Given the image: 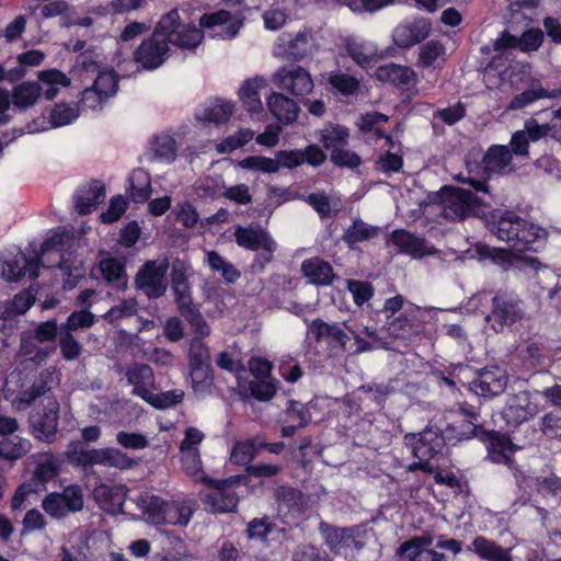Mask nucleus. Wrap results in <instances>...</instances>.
Listing matches in <instances>:
<instances>
[{"instance_id":"4d7b16f0","label":"nucleus","mask_w":561,"mask_h":561,"mask_svg":"<svg viewBox=\"0 0 561 561\" xmlns=\"http://www.w3.org/2000/svg\"><path fill=\"white\" fill-rule=\"evenodd\" d=\"M78 116L79 111L76 105L60 103L51 110L49 122L53 127H61L72 123Z\"/></svg>"},{"instance_id":"69168bd1","label":"nucleus","mask_w":561,"mask_h":561,"mask_svg":"<svg viewBox=\"0 0 561 561\" xmlns=\"http://www.w3.org/2000/svg\"><path fill=\"white\" fill-rule=\"evenodd\" d=\"M285 414L286 422L296 423V425L299 427L307 426L311 421L310 412L306 405L295 400L288 401Z\"/></svg>"},{"instance_id":"0e129e2a","label":"nucleus","mask_w":561,"mask_h":561,"mask_svg":"<svg viewBox=\"0 0 561 561\" xmlns=\"http://www.w3.org/2000/svg\"><path fill=\"white\" fill-rule=\"evenodd\" d=\"M385 329L394 339H408L413 331L411 320L404 314L387 319Z\"/></svg>"},{"instance_id":"5701e85b","label":"nucleus","mask_w":561,"mask_h":561,"mask_svg":"<svg viewBox=\"0 0 561 561\" xmlns=\"http://www.w3.org/2000/svg\"><path fill=\"white\" fill-rule=\"evenodd\" d=\"M431 24L425 19H415L398 25L392 38L397 46L401 48L411 47L428 36Z\"/></svg>"},{"instance_id":"bf43d9fd","label":"nucleus","mask_w":561,"mask_h":561,"mask_svg":"<svg viewBox=\"0 0 561 561\" xmlns=\"http://www.w3.org/2000/svg\"><path fill=\"white\" fill-rule=\"evenodd\" d=\"M188 324L192 327L194 333L201 340L210 334V328L205 321L203 314L199 312L198 308L195 305H192L187 309H184L180 312Z\"/></svg>"},{"instance_id":"473e14b6","label":"nucleus","mask_w":561,"mask_h":561,"mask_svg":"<svg viewBox=\"0 0 561 561\" xmlns=\"http://www.w3.org/2000/svg\"><path fill=\"white\" fill-rule=\"evenodd\" d=\"M54 345H43L36 340L34 334L24 331L21 334L19 356L26 357L28 360L39 365L55 352Z\"/></svg>"},{"instance_id":"680f3d73","label":"nucleus","mask_w":561,"mask_h":561,"mask_svg":"<svg viewBox=\"0 0 561 561\" xmlns=\"http://www.w3.org/2000/svg\"><path fill=\"white\" fill-rule=\"evenodd\" d=\"M348 138V129L346 127L336 125L325 127L321 131L320 141L323 144L325 148L339 149V146H342L346 142Z\"/></svg>"},{"instance_id":"8fccbe9b","label":"nucleus","mask_w":561,"mask_h":561,"mask_svg":"<svg viewBox=\"0 0 561 561\" xmlns=\"http://www.w3.org/2000/svg\"><path fill=\"white\" fill-rule=\"evenodd\" d=\"M130 192L129 196L135 203L147 201L151 192L150 178L146 171L138 169L133 171L129 178Z\"/></svg>"},{"instance_id":"e433bc0d","label":"nucleus","mask_w":561,"mask_h":561,"mask_svg":"<svg viewBox=\"0 0 561 561\" xmlns=\"http://www.w3.org/2000/svg\"><path fill=\"white\" fill-rule=\"evenodd\" d=\"M193 515L192 507L185 502H168L162 515H154L153 525H180L186 526Z\"/></svg>"},{"instance_id":"aec40b11","label":"nucleus","mask_w":561,"mask_h":561,"mask_svg":"<svg viewBox=\"0 0 561 561\" xmlns=\"http://www.w3.org/2000/svg\"><path fill=\"white\" fill-rule=\"evenodd\" d=\"M538 413V407L531 401L530 392L520 391L512 396L503 409L502 415L507 424L518 425Z\"/></svg>"},{"instance_id":"58836bf2","label":"nucleus","mask_w":561,"mask_h":561,"mask_svg":"<svg viewBox=\"0 0 561 561\" xmlns=\"http://www.w3.org/2000/svg\"><path fill=\"white\" fill-rule=\"evenodd\" d=\"M391 242L400 252L407 253L414 259H421L431 254V251L425 245L423 239L417 238L405 230H394L391 233Z\"/></svg>"},{"instance_id":"c03bdc74","label":"nucleus","mask_w":561,"mask_h":561,"mask_svg":"<svg viewBox=\"0 0 561 561\" xmlns=\"http://www.w3.org/2000/svg\"><path fill=\"white\" fill-rule=\"evenodd\" d=\"M314 46V39L311 34L307 32H299L287 43L285 49L286 58L291 60H301L312 55Z\"/></svg>"},{"instance_id":"412c9836","label":"nucleus","mask_w":561,"mask_h":561,"mask_svg":"<svg viewBox=\"0 0 561 561\" xmlns=\"http://www.w3.org/2000/svg\"><path fill=\"white\" fill-rule=\"evenodd\" d=\"M191 377L194 383L211 380L210 354L206 344L199 337L191 341L190 352Z\"/></svg>"},{"instance_id":"1a4fd4ad","label":"nucleus","mask_w":561,"mask_h":561,"mask_svg":"<svg viewBox=\"0 0 561 561\" xmlns=\"http://www.w3.org/2000/svg\"><path fill=\"white\" fill-rule=\"evenodd\" d=\"M211 490L205 495L204 504L211 513H228L234 511L238 505L239 496L237 486L240 483L239 478L215 481H206Z\"/></svg>"},{"instance_id":"6e6552de","label":"nucleus","mask_w":561,"mask_h":561,"mask_svg":"<svg viewBox=\"0 0 561 561\" xmlns=\"http://www.w3.org/2000/svg\"><path fill=\"white\" fill-rule=\"evenodd\" d=\"M168 259L147 262L136 275L137 288L150 299L162 297L168 288Z\"/></svg>"},{"instance_id":"f257e3e1","label":"nucleus","mask_w":561,"mask_h":561,"mask_svg":"<svg viewBox=\"0 0 561 561\" xmlns=\"http://www.w3.org/2000/svg\"><path fill=\"white\" fill-rule=\"evenodd\" d=\"M490 231L516 252L538 251L547 238L546 230L526 221L513 211L503 213L496 222L490 225Z\"/></svg>"},{"instance_id":"cd10ccee","label":"nucleus","mask_w":561,"mask_h":561,"mask_svg":"<svg viewBox=\"0 0 561 561\" xmlns=\"http://www.w3.org/2000/svg\"><path fill=\"white\" fill-rule=\"evenodd\" d=\"M376 77L380 81L390 82L404 90H410L416 84L415 71L408 66L397 64L380 66L376 71Z\"/></svg>"},{"instance_id":"3c124183","label":"nucleus","mask_w":561,"mask_h":561,"mask_svg":"<svg viewBox=\"0 0 561 561\" xmlns=\"http://www.w3.org/2000/svg\"><path fill=\"white\" fill-rule=\"evenodd\" d=\"M39 457L41 459L35 468L34 477L41 483H46L59 474L61 460L51 454H43Z\"/></svg>"},{"instance_id":"9b49d317","label":"nucleus","mask_w":561,"mask_h":561,"mask_svg":"<svg viewBox=\"0 0 561 561\" xmlns=\"http://www.w3.org/2000/svg\"><path fill=\"white\" fill-rule=\"evenodd\" d=\"M272 81L279 89L294 95H306L313 89L310 73L298 65H288L279 68L272 76Z\"/></svg>"},{"instance_id":"2eb2a0df","label":"nucleus","mask_w":561,"mask_h":561,"mask_svg":"<svg viewBox=\"0 0 561 561\" xmlns=\"http://www.w3.org/2000/svg\"><path fill=\"white\" fill-rule=\"evenodd\" d=\"M404 440L412 447V453L419 460L431 459L445 447L444 436L433 428H425L417 434H407Z\"/></svg>"},{"instance_id":"774afa93","label":"nucleus","mask_w":561,"mask_h":561,"mask_svg":"<svg viewBox=\"0 0 561 561\" xmlns=\"http://www.w3.org/2000/svg\"><path fill=\"white\" fill-rule=\"evenodd\" d=\"M126 377L128 382L135 387L153 382V371L146 364H136L127 368Z\"/></svg>"},{"instance_id":"4c0bfd02","label":"nucleus","mask_w":561,"mask_h":561,"mask_svg":"<svg viewBox=\"0 0 561 561\" xmlns=\"http://www.w3.org/2000/svg\"><path fill=\"white\" fill-rule=\"evenodd\" d=\"M267 81L264 77L256 76L247 80L240 88L239 94L244 107L252 113H260L263 104L260 99V92L265 90Z\"/></svg>"},{"instance_id":"79ce46f5","label":"nucleus","mask_w":561,"mask_h":561,"mask_svg":"<svg viewBox=\"0 0 561 561\" xmlns=\"http://www.w3.org/2000/svg\"><path fill=\"white\" fill-rule=\"evenodd\" d=\"M135 463V460L119 449L110 447L95 449L94 465L126 470L131 468Z\"/></svg>"},{"instance_id":"2f4dec72","label":"nucleus","mask_w":561,"mask_h":561,"mask_svg":"<svg viewBox=\"0 0 561 561\" xmlns=\"http://www.w3.org/2000/svg\"><path fill=\"white\" fill-rule=\"evenodd\" d=\"M101 55L95 50H87L77 57L71 70L72 78L85 84L101 72Z\"/></svg>"},{"instance_id":"f8f14e48","label":"nucleus","mask_w":561,"mask_h":561,"mask_svg":"<svg viewBox=\"0 0 561 561\" xmlns=\"http://www.w3.org/2000/svg\"><path fill=\"white\" fill-rule=\"evenodd\" d=\"M524 316L522 302L513 298L496 295L492 298V311L485 317V321L496 332H502L505 327L513 325Z\"/></svg>"},{"instance_id":"b1692460","label":"nucleus","mask_w":561,"mask_h":561,"mask_svg":"<svg viewBox=\"0 0 561 561\" xmlns=\"http://www.w3.org/2000/svg\"><path fill=\"white\" fill-rule=\"evenodd\" d=\"M308 328L317 342L324 341L332 345L333 348L339 347L345 351L350 337L339 323H328L321 319H314L309 323Z\"/></svg>"},{"instance_id":"20e7f679","label":"nucleus","mask_w":561,"mask_h":561,"mask_svg":"<svg viewBox=\"0 0 561 561\" xmlns=\"http://www.w3.org/2000/svg\"><path fill=\"white\" fill-rule=\"evenodd\" d=\"M488 202L484 197L460 187H447L440 194V214L448 220H461L476 215Z\"/></svg>"},{"instance_id":"603ef678","label":"nucleus","mask_w":561,"mask_h":561,"mask_svg":"<svg viewBox=\"0 0 561 561\" xmlns=\"http://www.w3.org/2000/svg\"><path fill=\"white\" fill-rule=\"evenodd\" d=\"M183 471L198 482H206L208 478L203 471L198 450H180Z\"/></svg>"},{"instance_id":"72a5a7b5","label":"nucleus","mask_w":561,"mask_h":561,"mask_svg":"<svg viewBox=\"0 0 561 561\" xmlns=\"http://www.w3.org/2000/svg\"><path fill=\"white\" fill-rule=\"evenodd\" d=\"M72 78H69L66 73L58 69H47L37 72V83L42 89V95L48 100H54L60 88H67L71 84Z\"/></svg>"},{"instance_id":"bb28decb","label":"nucleus","mask_w":561,"mask_h":561,"mask_svg":"<svg viewBox=\"0 0 561 561\" xmlns=\"http://www.w3.org/2000/svg\"><path fill=\"white\" fill-rule=\"evenodd\" d=\"M512 152L507 146L492 145L482 159L485 173L505 174L514 170L512 164Z\"/></svg>"},{"instance_id":"f3484780","label":"nucleus","mask_w":561,"mask_h":561,"mask_svg":"<svg viewBox=\"0 0 561 561\" xmlns=\"http://www.w3.org/2000/svg\"><path fill=\"white\" fill-rule=\"evenodd\" d=\"M506 385L507 377L505 371L497 366H492L480 370L470 382V388L479 396L494 397L502 393Z\"/></svg>"},{"instance_id":"864d4df0","label":"nucleus","mask_w":561,"mask_h":561,"mask_svg":"<svg viewBox=\"0 0 561 561\" xmlns=\"http://www.w3.org/2000/svg\"><path fill=\"white\" fill-rule=\"evenodd\" d=\"M233 113V104L228 101H217L207 106L203 114L202 119L221 124L227 122Z\"/></svg>"},{"instance_id":"a211bd4d","label":"nucleus","mask_w":561,"mask_h":561,"mask_svg":"<svg viewBox=\"0 0 561 561\" xmlns=\"http://www.w3.org/2000/svg\"><path fill=\"white\" fill-rule=\"evenodd\" d=\"M325 153L317 146H307L304 150H279L276 152L275 162L280 168L294 169L302 163L318 167L325 161Z\"/></svg>"},{"instance_id":"4468645a","label":"nucleus","mask_w":561,"mask_h":561,"mask_svg":"<svg viewBox=\"0 0 561 561\" xmlns=\"http://www.w3.org/2000/svg\"><path fill=\"white\" fill-rule=\"evenodd\" d=\"M60 381L59 374L54 367L42 370L34 379L30 389L21 391L14 399L19 410L28 408L37 398L45 397Z\"/></svg>"},{"instance_id":"37998d69","label":"nucleus","mask_w":561,"mask_h":561,"mask_svg":"<svg viewBox=\"0 0 561 561\" xmlns=\"http://www.w3.org/2000/svg\"><path fill=\"white\" fill-rule=\"evenodd\" d=\"M445 47L437 41H430L419 48L416 65L422 68H439L445 62Z\"/></svg>"},{"instance_id":"7ed1b4c3","label":"nucleus","mask_w":561,"mask_h":561,"mask_svg":"<svg viewBox=\"0 0 561 561\" xmlns=\"http://www.w3.org/2000/svg\"><path fill=\"white\" fill-rule=\"evenodd\" d=\"M159 31L163 33L169 45L194 53L204 39V31L194 24H184L181 21L179 11L172 9L170 12L161 16Z\"/></svg>"},{"instance_id":"4be33fe9","label":"nucleus","mask_w":561,"mask_h":561,"mask_svg":"<svg viewBox=\"0 0 561 561\" xmlns=\"http://www.w3.org/2000/svg\"><path fill=\"white\" fill-rule=\"evenodd\" d=\"M39 260H28L24 253L16 250L4 256L1 274L7 280H19L26 273L31 278L38 276Z\"/></svg>"},{"instance_id":"c756f323","label":"nucleus","mask_w":561,"mask_h":561,"mask_svg":"<svg viewBox=\"0 0 561 561\" xmlns=\"http://www.w3.org/2000/svg\"><path fill=\"white\" fill-rule=\"evenodd\" d=\"M266 105L272 115L284 125L294 123L300 111L293 99L279 92H273L267 98Z\"/></svg>"},{"instance_id":"dca6fc26","label":"nucleus","mask_w":561,"mask_h":561,"mask_svg":"<svg viewBox=\"0 0 561 561\" xmlns=\"http://www.w3.org/2000/svg\"><path fill=\"white\" fill-rule=\"evenodd\" d=\"M59 420V403L56 399L46 397V404L43 413L32 417V427L35 438L50 443L53 442Z\"/></svg>"},{"instance_id":"09e8293b","label":"nucleus","mask_w":561,"mask_h":561,"mask_svg":"<svg viewBox=\"0 0 561 561\" xmlns=\"http://www.w3.org/2000/svg\"><path fill=\"white\" fill-rule=\"evenodd\" d=\"M262 448L263 443L257 439L238 442L230 453V459L236 465L247 466Z\"/></svg>"},{"instance_id":"052dcab7","label":"nucleus","mask_w":561,"mask_h":561,"mask_svg":"<svg viewBox=\"0 0 561 561\" xmlns=\"http://www.w3.org/2000/svg\"><path fill=\"white\" fill-rule=\"evenodd\" d=\"M92 85L105 99L113 96L118 87V80L113 71H101L92 80Z\"/></svg>"},{"instance_id":"13d9d810","label":"nucleus","mask_w":561,"mask_h":561,"mask_svg":"<svg viewBox=\"0 0 561 561\" xmlns=\"http://www.w3.org/2000/svg\"><path fill=\"white\" fill-rule=\"evenodd\" d=\"M138 311V302L135 298L122 300L119 304L113 306L103 318L113 323L123 319L135 316Z\"/></svg>"},{"instance_id":"9d476101","label":"nucleus","mask_w":561,"mask_h":561,"mask_svg":"<svg viewBox=\"0 0 561 561\" xmlns=\"http://www.w3.org/2000/svg\"><path fill=\"white\" fill-rule=\"evenodd\" d=\"M170 45L159 24L154 27L151 37L141 42L134 54L135 61L148 70L159 68L169 57Z\"/></svg>"},{"instance_id":"e2e57ef3","label":"nucleus","mask_w":561,"mask_h":561,"mask_svg":"<svg viewBox=\"0 0 561 561\" xmlns=\"http://www.w3.org/2000/svg\"><path fill=\"white\" fill-rule=\"evenodd\" d=\"M242 169L260 171L263 173H276L278 172L277 162L275 159L263 157V156H250L239 162Z\"/></svg>"},{"instance_id":"ea45409f","label":"nucleus","mask_w":561,"mask_h":561,"mask_svg":"<svg viewBox=\"0 0 561 561\" xmlns=\"http://www.w3.org/2000/svg\"><path fill=\"white\" fill-rule=\"evenodd\" d=\"M127 489L125 485L100 484L93 491L95 501L104 510L111 511L122 507L126 499Z\"/></svg>"},{"instance_id":"393cba45","label":"nucleus","mask_w":561,"mask_h":561,"mask_svg":"<svg viewBox=\"0 0 561 561\" xmlns=\"http://www.w3.org/2000/svg\"><path fill=\"white\" fill-rule=\"evenodd\" d=\"M199 25L205 28H215L213 36L228 39L233 38L241 27V23L232 20L231 14L227 11L202 15Z\"/></svg>"},{"instance_id":"a878e982","label":"nucleus","mask_w":561,"mask_h":561,"mask_svg":"<svg viewBox=\"0 0 561 561\" xmlns=\"http://www.w3.org/2000/svg\"><path fill=\"white\" fill-rule=\"evenodd\" d=\"M467 551L484 561H513L511 548H504L484 536L474 537L467 546Z\"/></svg>"},{"instance_id":"5fc2aeb1","label":"nucleus","mask_w":561,"mask_h":561,"mask_svg":"<svg viewBox=\"0 0 561 561\" xmlns=\"http://www.w3.org/2000/svg\"><path fill=\"white\" fill-rule=\"evenodd\" d=\"M66 458L75 466H94L95 449H85L80 443H70L65 453Z\"/></svg>"},{"instance_id":"423d86ee","label":"nucleus","mask_w":561,"mask_h":561,"mask_svg":"<svg viewBox=\"0 0 561 561\" xmlns=\"http://www.w3.org/2000/svg\"><path fill=\"white\" fill-rule=\"evenodd\" d=\"M319 529L324 543L335 554L344 553L352 549H363L369 536V530L363 525L342 528L322 522L319 525Z\"/></svg>"},{"instance_id":"7c9ffc66","label":"nucleus","mask_w":561,"mask_h":561,"mask_svg":"<svg viewBox=\"0 0 561 561\" xmlns=\"http://www.w3.org/2000/svg\"><path fill=\"white\" fill-rule=\"evenodd\" d=\"M105 199V187L99 181L82 185L76 193V208L79 214L92 213Z\"/></svg>"},{"instance_id":"a18cd8bd","label":"nucleus","mask_w":561,"mask_h":561,"mask_svg":"<svg viewBox=\"0 0 561 561\" xmlns=\"http://www.w3.org/2000/svg\"><path fill=\"white\" fill-rule=\"evenodd\" d=\"M194 191L199 198L216 199L222 197L225 191L224 178L219 174L202 176L195 182Z\"/></svg>"},{"instance_id":"de8ad7c7","label":"nucleus","mask_w":561,"mask_h":561,"mask_svg":"<svg viewBox=\"0 0 561 561\" xmlns=\"http://www.w3.org/2000/svg\"><path fill=\"white\" fill-rule=\"evenodd\" d=\"M152 151L157 160L171 163L178 156V146L173 135L162 133L154 136L152 141Z\"/></svg>"},{"instance_id":"49530a36","label":"nucleus","mask_w":561,"mask_h":561,"mask_svg":"<svg viewBox=\"0 0 561 561\" xmlns=\"http://www.w3.org/2000/svg\"><path fill=\"white\" fill-rule=\"evenodd\" d=\"M32 444L28 439L18 435L3 437L0 440V458L5 460H18L31 450Z\"/></svg>"},{"instance_id":"ddd939ff","label":"nucleus","mask_w":561,"mask_h":561,"mask_svg":"<svg viewBox=\"0 0 561 561\" xmlns=\"http://www.w3.org/2000/svg\"><path fill=\"white\" fill-rule=\"evenodd\" d=\"M433 542L431 534L413 536L398 547L396 554L404 561H444L446 556L431 548Z\"/></svg>"},{"instance_id":"6e6d98bb","label":"nucleus","mask_w":561,"mask_h":561,"mask_svg":"<svg viewBox=\"0 0 561 561\" xmlns=\"http://www.w3.org/2000/svg\"><path fill=\"white\" fill-rule=\"evenodd\" d=\"M377 234V228L371 227L360 219H356L346 230L344 241L348 244L363 242L374 238Z\"/></svg>"},{"instance_id":"39448f33","label":"nucleus","mask_w":561,"mask_h":561,"mask_svg":"<svg viewBox=\"0 0 561 561\" xmlns=\"http://www.w3.org/2000/svg\"><path fill=\"white\" fill-rule=\"evenodd\" d=\"M233 236L239 247L251 251H261L253 261L252 270L262 272L273 259L276 242L264 229L252 225L249 227H237Z\"/></svg>"},{"instance_id":"f03ea898","label":"nucleus","mask_w":561,"mask_h":561,"mask_svg":"<svg viewBox=\"0 0 561 561\" xmlns=\"http://www.w3.org/2000/svg\"><path fill=\"white\" fill-rule=\"evenodd\" d=\"M73 242L75 240L70 233L60 232L45 240L41 248L42 255L49 253L58 254L57 267L64 278L65 289H72L85 274L82 261L72 257L71 253H68L67 256L65 255V251L72 248Z\"/></svg>"},{"instance_id":"338daca9","label":"nucleus","mask_w":561,"mask_h":561,"mask_svg":"<svg viewBox=\"0 0 561 561\" xmlns=\"http://www.w3.org/2000/svg\"><path fill=\"white\" fill-rule=\"evenodd\" d=\"M543 88L540 85H531L530 89L515 95L506 108L511 111L520 110L539 99H543Z\"/></svg>"},{"instance_id":"c9c22d12","label":"nucleus","mask_w":561,"mask_h":561,"mask_svg":"<svg viewBox=\"0 0 561 561\" xmlns=\"http://www.w3.org/2000/svg\"><path fill=\"white\" fill-rule=\"evenodd\" d=\"M301 272L311 284L318 286H328L334 279L333 268L330 263L319 257L305 260L301 263Z\"/></svg>"},{"instance_id":"6ab92c4d","label":"nucleus","mask_w":561,"mask_h":561,"mask_svg":"<svg viewBox=\"0 0 561 561\" xmlns=\"http://www.w3.org/2000/svg\"><path fill=\"white\" fill-rule=\"evenodd\" d=\"M275 510L285 523L298 517L305 508L302 493L290 486H279L275 490Z\"/></svg>"},{"instance_id":"f704fd0d","label":"nucleus","mask_w":561,"mask_h":561,"mask_svg":"<svg viewBox=\"0 0 561 561\" xmlns=\"http://www.w3.org/2000/svg\"><path fill=\"white\" fill-rule=\"evenodd\" d=\"M345 48L347 55L362 68H367L378 61L377 47L370 42L347 38Z\"/></svg>"},{"instance_id":"c85d7f7f","label":"nucleus","mask_w":561,"mask_h":561,"mask_svg":"<svg viewBox=\"0 0 561 561\" xmlns=\"http://www.w3.org/2000/svg\"><path fill=\"white\" fill-rule=\"evenodd\" d=\"M520 449L513 444L505 435H493L488 445V458L494 463L505 465L510 470L515 471L516 465L513 454Z\"/></svg>"},{"instance_id":"a19ab883","label":"nucleus","mask_w":561,"mask_h":561,"mask_svg":"<svg viewBox=\"0 0 561 561\" xmlns=\"http://www.w3.org/2000/svg\"><path fill=\"white\" fill-rule=\"evenodd\" d=\"M43 87L36 81H25L13 88L11 101L12 104L21 110H27L36 104L42 95Z\"/></svg>"},{"instance_id":"0eeeda50","label":"nucleus","mask_w":561,"mask_h":561,"mask_svg":"<svg viewBox=\"0 0 561 561\" xmlns=\"http://www.w3.org/2000/svg\"><path fill=\"white\" fill-rule=\"evenodd\" d=\"M83 505V492L77 484L68 485L61 492H51L42 502L43 510L53 518H61L68 514L80 512Z\"/></svg>"}]
</instances>
